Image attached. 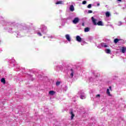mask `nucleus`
<instances>
[{
	"label": "nucleus",
	"instance_id": "nucleus-11",
	"mask_svg": "<svg viewBox=\"0 0 126 126\" xmlns=\"http://www.w3.org/2000/svg\"><path fill=\"white\" fill-rule=\"evenodd\" d=\"M63 1H58L56 3V4H63Z\"/></svg>",
	"mask_w": 126,
	"mask_h": 126
},
{
	"label": "nucleus",
	"instance_id": "nucleus-16",
	"mask_svg": "<svg viewBox=\"0 0 126 126\" xmlns=\"http://www.w3.org/2000/svg\"><path fill=\"white\" fill-rule=\"evenodd\" d=\"M60 84H61V82H60V81H57V82H56V85H57V86H59Z\"/></svg>",
	"mask_w": 126,
	"mask_h": 126
},
{
	"label": "nucleus",
	"instance_id": "nucleus-19",
	"mask_svg": "<svg viewBox=\"0 0 126 126\" xmlns=\"http://www.w3.org/2000/svg\"><path fill=\"white\" fill-rule=\"evenodd\" d=\"M87 2L86 0H84L82 2V4H86Z\"/></svg>",
	"mask_w": 126,
	"mask_h": 126
},
{
	"label": "nucleus",
	"instance_id": "nucleus-3",
	"mask_svg": "<svg viewBox=\"0 0 126 126\" xmlns=\"http://www.w3.org/2000/svg\"><path fill=\"white\" fill-rule=\"evenodd\" d=\"M76 41H77V42L81 43V41H82V38L80 37V36L77 35L76 37Z\"/></svg>",
	"mask_w": 126,
	"mask_h": 126
},
{
	"label": "nucleus",
	"instance_id": "nucleus-5",
	"mask_svg": "<svg viewBox=\"0 0 126 126\" xmlns=\"http://www.w3.org/2000/svg\"><path fill=\"white\" fill-rule=\"evenodd\" d=\"M126 48L125 47H123L121 49V52L123 54H125L126 53Z\"/></svg>",
	"mask_w": 126,
	"mask_h": 126
},
{
	"label": "nucleus",
	"instance_id": "nucleus-22",
	"mask_svg": "<svg viewBox=\"0 0 126 126\" xmlns=\"http://www.w3.org/2000/svg\"><path fill=\"white\" fill-rule=\"evenodd\" d=\"M104 45H105V43H102L101 44V45L102 47H104Z\"/></svg>",
	"mask_w": 126,
	"mask_h": 126
},
{
	"label": "nucleus",
	"instance_id": "nucleus-1",
	"mask_svg": "<svg viewBox=\"0 0 126 126\" xmlns=\"http://www.w3.org/2000/svg\"><path fill=\"white\" fill-rule=\"evenodd\" d=\"M92 20L94 25H95V26L98 25V26H103V22L101 21H99L97 23H96V21H97V20L94 18V17H92Z\"/></svg>",
	"mask_w": 126,
	"mask_h": 126
},
{
	"label": "nucleus",
	"instance_id": "nucleus-9",
	"mask_svg": "<svg viewBox=\"0 0 126 126\" xmlns=\"http://www.w3.org/2000/svg\"><path fill=\"white\" fill-rule=\"evenodd\" d=\"M1 82L3 83V84H5V79L4 78H2L1 79Z\"/></svg>",
	"mask_w": 126,
	"mask_h": 126
},
{
	"label": "nucleus",
	"instance_id": "nucleus-21",
	"mask_svg": "<svg viewBox=\"0 0 126 126\" xmlns=\"http://www.w3.org/2000/svg\"><path fill=\"white\" fill-rule=\"evenodd\" d=\"M37 34L39 36H42V33H41V32H38Z\"/></svg>",
	"mask_w": 126,
	"mask_h": 126
},
{
	"label": "nucleus",
	"instance_id": "nucleus-25",
	"mask_svg": "<svg viewBox=\"0 0 126 126\" xmlns=\"http://www.w3.org/2000/svg\"><path fill=\"white\" fill-rule=\"evenodd\" d=\"M96 97H100V95L98 94L96 95Z\"/></svg>",
	"mask_w": 126,
	"mask_h": 126
},
{
	"label": "nucleus",
	"instance_id": "nucleus-6",
	"mask_svg": "<svg viewBox=\"0 0 126 126\" xmlns=\"http://www.w3.org/2000/svg\"><path fill=\"white\" fill-rule=\"evenodd\" d=\"M65 38L67 40V41H68L69 42H70V37L69 36V35L66 34Z\"/></svg>",
	"mask_w": 126,
	"mask_h": 126
},
{
	"label": "nucleus",
	"instance_id": "nucleus-24",
	"mask_svg": "<svg viewBox=\"0 0 126 126\" xmlns=\"http://www.w3.org/2000/svg\"><path fill=\"white\" fill-rule=\"evenodd\" d=\"M103 47H104V48H107V47H108V45H103Z\"/></svg>",
	"mask_w": 126,
	"mask_h": 126
},
{
	"label": "nucleus",
	"instance_id": "nucleus-29",
	"mask_svg": "<svg viewBox=\"0 0 126 126\" xmlns=\"http://www.w3.org/2000/svg\"><path fill=\"white\" fill-rule=\"evenodd\" d=\"M82 25V26H84V23H83Z\"/></svg>",
	"mask_w": 126,
	"mask_h": 126
},
{
	"label": "nucleus",
	"instance_id": "nucleus-30",
	"mask_svg": "<svg viewBox=\"0 0 126 126\" xmlns=\"http://www.w3.org/2000/svg\"><path fill=\"white\" fill-rule=\"evenodd\" d=\"M118 1H122V0H117Z\"/></svg>",
	"mask_w": 126,
	"mask_h": 126
},
{
	"label": "nucleus",
	"instance_id": "nucleus-10",
	"mask_svg": "<svg viewBox=\"0 0 126 126\" xmlns=\"http://www.w3.org/2000/svg\"><path fill=\"white\" fill-rule=\"evenodd\" d=\"M55 93H56V92L55 91H50L49 93L50 95H54V94H55Z\"/></svg>",
	"mask_w": 126,
	"mask_h": 126
},
{
	"label": "nucleus",
	"instance_id": "nucleus-23",
	"mask_svg": "<svg viewBox=\"0 0 126 126\" xmlns=\"http://www.w3.org/2000/svg\"><path fill=\"white\" fill-rule=\"evenodd\" d=\"M73 73H73V72H71V74H70V75H71V76H73Z\"/></svg>",
	"mask_w": 126,
	"mask_h": 126
},
{
	"label": "nucleus",
	"instance_id": "nucleus-20",
	"mask_svg": "<svg viewBox=\"0 0 126 126\" xmlns=\"http://www.w3.org/2000/svg\"><path fill=\"white\" fill-rule=\"evenodd\" d=\"M92 12H93V11H92L91 10H90L88 11V13H92Z\"/></svg>",
	"mask_w": 126,
	"mask_h": 126
},
{
	"label": "nucleus",
	"instance_id": "nucleus-13",
	"mask_svg": "<svg viewBox=\"0 0 126 126\" xmlns=\"http://www.w3.org/2000/svg\"><path fill=\"white\" fill-rule=\"evenodd\" d=\"M105 52H106V54H110L111 53V50L109 49H106V50H105Z\"/></svg>",
	"mask_w": 126,
	"mask_h": 126
},
{
	"label": "nucleus",
	"instance_id": "nucleus-7",
	"mask_svg": "<svg viewBox=\"0 0 126 126\" xmlns=\"http://www.w3.org/2000/svg\"><path fill=\"white\" fill-rule=\"evenodd\" d=\"M69 9L70 11H74V7L73 6V5H71L70 6Z\"/></svg>",
	"mask_w": 126,
	"mask_h": 126
},
{
	"label": "nucleus",
	"instance_id": "nucleus-28",
	"mask_svg": "<svg viewBox=\"0 0 126 126\" xmlns=\"http://www.w3.org/2000/svg\"><path fill=\"white\" fill-rule=\"evenodd\" d=\"M99 5H100V3H97V6H99Z\"/></svg>",
	"mask_w": 126,
	"mask_h": 126
},
{
	"label": "nucleus",
	"instance_id": "nucleus-18",
	"mask_svg": "<svg viewBox=\"0 0 126 126\" xmlns=\"http://www.w3.org/2000/svg\"><path fill=\"white\" fill-rule=\"evenodd\" d=\"M81 99H85V96L83 95H81Z\"/></svg>",
	"mask_w": 126,
	"mask_h": 126
},
{
	"label": "nucleus",
	"instance_id": "nucleus-2",
	"mask_svg": "<svg viewBox=\"0 0 126 126\" xmlns=\"http://www.w3.org/2000/svg\"><path fill=\"white\" fill-rule=\"evenodd\" d=\"M72 22L74 23V24H77V23L79 22V18L78 17L75 18Z\"/></svg>",
	"mask_w": 126,
	"mask_h": 126
},
{
	"label": "nucleus",
	"instance_id": "nucleus-4",
	"mask_svg": "<svg viewBox=\"0 0 126 126\" xmlns=\"http://www.w3.org/2000/svg\"><path fill=\"white\" fill-rule=\"evenodd\" d=\"M70 114H71V120H73V118H74V114H73V111H71L70 112Z\"/></svg>",
	"mask_w": 126,
	"mask_h": 126
},
{
	"label": "nucleus",
	"instance_id": "nucleus-12",
	"mask_svg": "<svg viewBox=\"0 0 126 126\" xmlns=\"http://www.w3.org/2000/svg\"><path fill=\"white\" fill-rule=\"evenodd\" d=\"M90 29H89V28L87 27L85 28L84 31L85 32H89Z\"/></svg>",
	"mask_w": 126,
	"mask_h": 126
},
{
	"label": "nucleus",
	"instance_id": "nucleus-8",
	"mask_svg": "<svg viewBox=\"0 0 126 126\" xmlns=\"http://www.w3.org/2000/svg\"><path fill=\"white\" fill-rule=\"evenodd\" d=\"M119 41H121V39H119V38H115L114 40V43H115V44H117Z\"/></svg>",
	"mask_w": 126,
	"mask_h": 126
},
{
	"label": "nucleus",
	"instance_id": "nucleus-14",
	"mask_svg": "<svg viewBox=\"0 0 126 126\" xmlns=\"http://www.w3.org/2000/svg\"><path fill=\"white\" fill-rule=\"evenodd\" d=\"M111 15V14H110V12H107L106 13V17H110V16Z\"/></svg>",
	"mask_w": 126,
	"mask_h": 126
},
{
	"label": "nucleus",
	"instance_id": "nucleus-26",
	"mask_svg": "<svg viewBox=\"0 0 126 126\" xmlns=\"http://www.w3.org/2000/svg\"><path fill=\"white\" fill-rule=\"evenodd\" d=\"M109 89L111 91H112V87L110 86L109 87Z\"/></svg>",
	"mask_w": 126,
	"mask_h": 126
},
{
	"label": "nucleus",
	"instance_id": "nucleus-27",
	"mask_svg": "<svg viewBox=\"0 0 126 126\" xmlns=\"http://www.w3.org/2000/svg\"><path fill=\"white\" fill-rule=\"evenodd\" d=\"M70 70H71V72L74 73V72L73 71V69H71Z\"/></svg>",
	"mask_w": 126,
	"mask_h": 126
},
{
	"label": "nucleus",
	"instance_id": "nucleus-17",
	"mask_svg": "<svg viewBox=\"0 0 126 126\" xmlns=\"http://www.w3.org/2000/svg\"><path fill=\"white\" fill-rule=\"evenodd\" d=\"M88 8H91V7H92V5H91V4H89L88 6H87Z\"/></svg>",
	"mask_w": 126,
	"mask_h": 126
},
{
	"label": "nucleus",
	"instance_id": "nucleus-15",
	"mask_svg": "<svg viewBox=\"0 0 126 126\" xmlns=\"http://www.w3.org/2000/svg\"><path fill=\"white\" fill-rule=\"evenodd\" d=\"M106 93H107V94H108V95H109V96H111V94L110 93V90H109V89H107Z\"/></svg>",
	"mask_w": 126,
	"mask_h": 126
}]
</instances>
